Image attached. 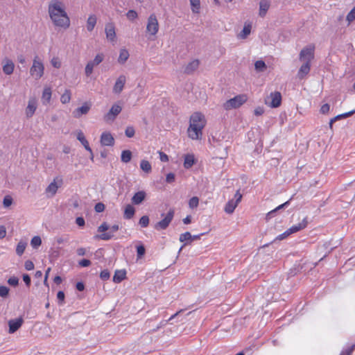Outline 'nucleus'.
<instances>
[{
  "label": "nucleus",
  "instance_id": "1",
  "mask_svg": "<svg viewBox=\"0 0 355 355\" xmlns=\"http://www.w3.org/2000/svg\"><path fill=\"white\" fill-rule=\"evenodd\" d=\"M49 17L55 26L67 29L70 26V19L64 3L60 0H53L49 4Z\"/></svg>",
  "mask_w": 355,
  "mask_h": 355
},
{
  "label": "nucleus",
  "instance_id": "2",
  "mask_svg": "<svg viewBox=\"0 0 355 355\" xmlns=\"http://www.w3.org/2000/svg\"><path fill=\"white\" fill-rule=\"evenodd\" d=\"M207 125V119L205 115L200 112L193 113L189 118V125L187 133L192 140H200L203 135V129Z\"/></svg>",
  "mask_w": 355,
  "mask_h": 355
},
{
  "label": "nucleus",
  "instance_id": "3",
  "mask_svg": "<svg viewBox=\"0 0 355 355\" xmlns=\"http://www.w3.org/2000/svg\"><path fill=\"white\" fill-rule=\"evenodd\" d=\"M248 99L247 94H239L234 98L227 101L223 104V107L226 110H230L232 109H236L240 107L242 105H243Z\"/></svg>",
  "mask_w": 355,
  "mask_h": 355
},
{
  "label": "nucleus",
  "instance_id": "4",
  "mask_svg": "<svg viewBox=\"0 0 355 355\" xmlns=\"http://www.w3.org/2000/svg\"><path fill=\"white\" fill-rule=\"evenodd\" d=\"M44 66L38 56L33 59V65L30 69V74L35 80L41 78L44 74Z\"/></svg>",
  "mask_w": 355,
  "mask_h": 355
},
{
  "label": "nucleus",
  "instance_id": "5",
  "mask_svg": "<svg viewBox=\"0 0 355 355\" xmlns=\"http://www.w3.org/2000/svg\"><path fill=\"white\" fill-rule=\"evenodd\" d=\"M159 22L155 14H151L147 20L146 33L150 36H155L159 31Z\"/></svg>",
  "mask_w": 355,
  "mask_h": 355
},
{
  "label": "nucleus",
  "instance_id": "6",
  "mask_svg": "<svg viewBox=\"0 0 355 355\" xmlns=\"http://www.w3.org/2000/svg\"><path fill=\"white\" fill-rule=\"evenodd\" d=\"M63 180L60 176L55 177L53 182H51L49 186L46 188L45 193L47 197L51 198L54 196L58 189L62 185Z\"/></svg>",
  "mask_w": 355,
  "mask_h": 355
},
{
  "label": "nucleus",
  "instance_id": "7",
  "mask_svg": "<svg viewBox=\"0 0 355 355\" xmlns=\"http://www.w3.org/2000/svg\"><path fill=\"white\" fill-rule=\"evenodd\" d=\"M174 214H175L174 209H171L168 211V213L166 214L165 217L155 225V228L157 230H166L168 227L171 222L172 221V220L174 217Z\"/></svg>",
  "mask_w": 355,
  "mask_h": 355
},
{
  "label": "nucleus",
  "instance_id": "8",
  "mask_svg": "<svg viewBox=\"0 0 355 355\" xmlns=\"http://www.w3.org/2000/svg\"><path fill=\"white\" fill-rule=\"evenodd\" d=\"M268 99L270 101H265V103L272 108L279 107L282 104V96L279 92H274L270 94Z\"/></svg>",
  "mask_w": 355,
  "mask_h": 355
},
{
  "label": "nucleus",
  "instance_id": "9",
  "mask_svg": "<svg viewBox=\"0 0 355 355\" xmlns=\"http://www.w3.org/2000/svg\"><path fill=\"white\" fill-rule=\"evenodd\" d=\"M315 45L310 44L302 49L300 53V59L311 62L314 58Z\"/></svg>",
  "mask_w": 355,
  "mask_h": 355
},
{
  "label": "nucleus",
  "instance_id": "10",
  "mask_svg": "<svg viewBox=\"0 0 355 355\" xmlns=\"http://www.w3.org/2000/svg\"><path fill=\"white\" fill-rule=\"evenodd\" d=\"M104 59L103 53H98L94 60L89 62L85 67V74L87 76H89L92 72L94 67L98 65L103 62Z\"/></svg>",
  "mask_w": 355,
  "mask_h": 355
},
{
  "label": "nucleus",
  "instance_id": "11",
  "mask_svg": "<svg viewBox=\"0 0 355 355\" xmlns=\"http://www.w3.org/2000/svg\"><path fill=\"white\" fill-rule=\"evenodd\" d=\"M122 107L118 104H114L110 111L104 116L105 121H114L116 116L121 112Z\"/></svg>",
  "mask_w": 355,
  "mask_h": 355
},
{
  "label": "nucleus",
  "instance_id": "12",
  "mask_svg": "<svg viewBox=\"0 0 355 355\" xmlns=\"http://www.w3.org/2000/svg\"><path fill=\"white\" fill-rule=\"evenodd\" d=\"M101 144L102 146H112L114 144V139L109 132H104L101 135Z\"/></svg>",
  "mask_w": 355,
  "mask_h": 355
},
{
  "label": "nucleus",
  "instance_id": "13",
  "mask_svg": "<svg viewBox=\"0 0 355 355\" xmlns=\"http://www.w3.org/2000/svg\"><path fill=\"white\" fill-rule=\"evenodd\" d=\"M125 82L126 77L124 75L119 76L113 87V92L115 94H120L123 89Z\"/></svg>",
  "mask_w": 355,
  "mask_h": 355
},
{
  "label": "nucleus",
  "instance_id": "14",
  "mask_svg": "<svg viewBox=\"0 0 355 355\" xmlns=\"http://www.w3.org/2000/svg\"><path fill=\"white\" fill-rule=\"evenodd\" d=\"M24 320L22 318H19L15 320H10L8 322L9 333L13 334L17 331L22 325Z\"/></svg>",
  "mask_w": 355,
  "mask_h": 355
},
{
  "label": "nucleus",
  "instance_id": "15",
  "mask_svg": "<svg viewBox=\"0 0 355 355\" xmlns=\"http://www.w3.org/2000/svg\"><path fill=\"white\" fill-rule=\"evenodd\" d=\"M37 109V101L35 98H31L26 108V115L28 118L31 117Z\"/></svg>",
  "mask_w": 355,
  "mask_h": 355
},
{
  "label": "nucleus",
  "instance_id": "16",
  "mask_svg": "<svg viewBox=\"0 0 355 355\" xmlns=\"http://www.w3.org/2000/svg\"><path fill=\"white\" fill-rule=\"evenodd\" d=\"M106 37L111 42H114L116 38L115 26L112 23H107L105 28Z\"/></svg>",
  "mask_w": 355,
  "mask_h": 355
},
{
  "label": "nucleus",
  "instance_id": "17",
  "mask_svg": "<svg viewBox=\"0 0 355 355\" xmlns=\"http://www.w3.org/2000/svg\"><path fill=\"white\" fill-rule=\"evenodd\" d=\"M91 108V104L89 103H84L83 105L75 110L73 112V115L75 118H79L83 114H86Z\"/></svg>",
  "mask_w": 355,
  "mask_h": 355
},
{
  "label": "nucleus",
  "instance_id": "18",
  "mask_svg": "<svg viewBox=\"0 0 355 355\" xmlns=\"http://www.w3.org/2000/svg\"><path fill=\"white\" fill-rule=\"evenodd\" d=\"M77 139L80 141V143L83 145L85 148L90 153L91 155V159L93 160L94 155L93 152L91 148L89 147V142L86 139L83 132L82 131H79L77 133Z\"/></svg>",
  "mask_w": 355,
  "mask_h": 355
},
{
  "label": "nucleus",
  "instance_id": "19",
  "mask_svg": "<svg viewBox=\"0 0 355 355\" xmlns=\"http://www.w3.org/2000/svg\"><path fill=\"white\" fill-rule=\"evenodd\" d=\"M15 68L14 62L8 58L3 61V71L6 75H10L13 73Z\"/></svg>",
  "mask_w": 355,
  "mask_h": 355
},
{
  "label": "nucleus",
  "instance_id": "20",
  "mask_svg": "<svg viewBox=\"0 0 355 355\" xmlns=\"http://www.w3.org/2000/svg\"><path fill=\"white\" fill-rule=\"evenodd\" d=\"M199 65V60H193L187 64L184 67V72L187 74H191L198 68Z\"/></svg>",
  "mask_w": 355,
  "mask_h": 355
},
{
  "label": "nucleus",
  "instance_id": "21",
  "mask_svg": "<svg viewBox=\"0 0 355 355\" xmlns=\"http://www.w3.org/2000/svg\"><path fill=\"white\" fill-rule=\"evenodd\" d=\"M311 69V62H306L303 64L297 73V76L300 79L304 78L310 71Z\"/></svg>",
  "mask_w": 355,
  "mask_h": 355
},
{
  "label": "nucleus",
  "instance_id": "22",
  "mask_svg": "<svg viewBox=\"0 0 355 355\" xmlns=\"http://www.w3.org/2000/svg\"><path fill=\"white\" fill-rule=\"evenodd\" d=\"M119 225H114L110 228V232L103 233L98 236L99 239L107 241L111 239L113 237V234L119 230Z\"/></svg>",
  "mask_w": 355,
  "mask_h": 355
},
{
  "label": "nucleus",
  "instance_id": "23",
  "mask_svg": "<svg viewBox=\"0 0 355 355\" xmlns=\"http://www.w3.org/2000/svg\"><path fill=\"white\" fill-rule=\"evenodd\" d=\"M52 95V90L50 87H45L42 95V103L46 105L50 103Z\"/></svg>",
  "mask_w": 355,
  "mask_h": 355
},
{
  "label": "nucleus",
  "instance_id": "24",
  "mask_svg": "<svg viewBox=\"0 0 355 355\" xmlns=\"http://www.w3.org/2000/svg\"><path fill=\"white\" fill-rule=\"evenodd\" d=\"M308 222L306 220V218H304L302 222L297 225H294L291 226L288 230L291 232V234H293L295 232H297L303 229H304L307 226Z\"/></svg>",
  "mask_w": 355,
  "mask_h": 355
},
{
  "label": "nucleus",
  "instance_id": "25",
  "mask_svg": "<svg viewBox=\"0 0 355 355\" xmlns=\"http://www.w3.org/2000/svg\"><path fill=\"white\" fill-rule=\"evenodd\" d=\"M126 278V271L125 270H116L113 277L114 283H120Z\"/></svg>",
  "mask_w": 355,
  "mask_h": 355
},
{
  "label": "nucleus",
  "instance_id": "26",
  "mask_svg": "<svg viewBox=\"0 0 355 355\" xmlns=\"http://www.w3.org/2000/svg\"><path fill=\"white\" fill-rule=\"evenodd\" d=\"M270 8V2L268 0H261L259 3V15L261 17H265Z\"/></svg>",
  "mask_w": 355,
  "mask_h": 355
},
{
  "label": "nucleus",
  "instance_id": "27",
  "mask_svg": "<svg viewBox=\"0 0 355 355\" xmlns=\"http://www.w3.org/2000/svg\"><path fill=\"white\" fill-rule=\"evenodd\" d=\"M146 198V193L143 191L135 193L132 198V202L135 205L140 204Z\"/></svg>",
  "mask_w": 355,
  "mask_h": 355
},
{
  "label": "nucleus",
  "instance_id": "28",
  "mask_svg": "<svg viewBox=\"0 0 355 355\" xmlns=\"http://www.w3.org/2000/svg\"><path fill=\"white\" fill-rule=\"evenodd\" d=\"M238 205L239 204L236 202L234 200H230L226 203L224 208V211L228 214H232Z\"/></svg>",
  "mask_w": 355,
  "mask_h": 355
},
{
  "label": "nucleus",
  "instance_id": "29",
  "mask_svg": "<svg viewBox=\"0 0 355 355\" xmlns=\"http://www.w3.org/2000/svg\"><path fill=\"white\" fill-rule=\"evenodd\" d=\"M97 22V18L95 15H90L87 20V29L88 31L92 32Z\"/></svg>",
  "mask_w": 355,
  "mask_h": 355
},
{
  "label": "nucleus",
  "instance_id": "30",
  "mask_svg": "<svg viewBox=\"0 0 355 355\" xmlns=\"http://www.w3.org/2000/svg\"><path fill=\"white\" fill-rule=\"evenodd\" d=\"M252 24L250 22H245L243 31L239 34V37L245 39L251 33Z\"/></svg>",
  "mask_w": 355,
  "mask_h": 355
},
{
  "label": "nucleus",
  "instance_id": "31",
  "mask_svg": "<svg viewBox=\"0 0 355 355\" xmlns=\"http://www.w3.org/2000/svg\"><path fill=\"white\" fill-rule=\"evenodd\" d=\"M195 164L194 155L191 154L186 155L184 161V167L185 168H191Z\"/></svg>",
  "mask_w": 355,
  "mask_h": 355
},
{
  "label": "nucleus",
  "instance_id": "32",
  "mask_svg": "<svg viewBox=\"0 0 355 355\" xmlns=\"http://www.w3.org/2000/svg\"><path fill=\"white\" fill-rule=\"evenodd\" d=\"M135 209L131 205H128L125 207L124 210V218L126 219H130L134 216Z\"/></svg>",
  "mask_w": 355,
  "mask_h": 355
},
{
  "label": "nucleus",
  "instance_id": "33",
  "mask_svg": "<svg viewBox=\"0 0 355 355\" xmlns=\"http://www.w3.org/2000/svg\"><path fill=\"white\" fill-rule=\"evenodd\" d=\"M128 58H129L128 51L126 49H123L120 51L118 61L119 63L123 64L127 61Z\"/></svg>",
  "mask_w": 355,
  "mask_h": 355
},
{
  "label": "nucleus",
  "instance_id": "34",
  "mask_svg": "<svg viewBox=\"0 0 355 355\" xmlns=\"http://www.w3.org/2000/svg\"><path fill=\"white\" fill-rule=\"evenodd\" d=\"M71 97V93L69 89H66L60 97V101L63 104H66L70 102Z\"/></svg>",
  "mask_w": 355,
  "mask_h": 355
},
{
  "label": "nucleus",
  "instance_id": "35",
  "mask_svg": "<svg viewBox=\"0 0 355 355\" xmlns=\"http://www.w3.org/2000/svg\"><path fill=\"white\" fill-rule=\"evenodd\" d=\"M121 161L124 163L129 162L132 159V153L129 150H123L121 156Z\"/></svg>",
  "mask_w": 355,
  "mask_h": 355
},
{
  "label": "nucleus",
  "instance_id": "36",
  "mask_svg": "<svg viewBox=\"0 0 355 355\" xmlns=\"http://www.w3.org/2000/svg\"><path fill=\"white\" fill-rule=\"evenodd\" d=\"M140 168H141L142 171L147 173H149L152 171L151 164L148 161L145 159L141 161Z\"/></svg>",
  "mask_w": 355,
  "mask_h": 355
},
{
  "label": "nucleus",
  "instance_id": "37",
  "mask_svg": "<svg viewBox=\"0 0 355 355\" xmlns=\"http://www.w3.org/2000/svg\"><path fill=\"white\" fill-rule=\"evenodd\" d=\"M27 243L25 241H21L17 243V248H16V253L19 256H21L26 248Z\"/></svg>",
  "mask_w": 355,
  "mask_h": 355
},
{
  "label": "nucleus",
  "instance_id": "38",
  "mask_svg": "<svg viewBox=\"0 0 355 355\" xmlns=\"http://www.w3.org/2000/svg\"><path fill=\"white\" fill-rule=\"evenodd\" d=\"M191 6V10L194 13H199L200 9V0H189Z\"/></svg>",
  "mask_w": 355,
  "mask_h": 355
},
{
  "label": "nucleus",
  "instance_id": "39",
  "mask_svg": "<svg viewBox=\"0 0 355 355\" xmlns=\"http://www.w3.org/2000/svg\"><path fill=\"white\" fill-rule=\"evenodd\" d=\"M355 349V343L352 344L343 349L339 355H352Z\"/></svg>",
  "mask_w": 355,
  "mask_h": 355
},
{
  "label": "nucleus",
  "instance_id": "40",
  "mask_svg": "<svg viewBox=\"0 0 355 355\" xmlns=\"http://www.w3.org/2000/svg\"><path fill=\"white\" fill-rule=\"evenodd\" d=\"M354 113H355V110H352V111L348 112H345V113L341 114H338V115L334 116V118H332V121H336L342 119L347 118V117L351 116L352 115H353Z\"/></svg>",
  "mask_w": 355,
  "mask_h": 355
},
{
  "label": "nucleus",
  "instance_id": "41",
  "mask_svg": "<svg viewBox=\"0 0 355 355\" xmlns=\"http://www.w3.org/2000/svg\"><path fill=\"white\" fill-rule=\"evenodd\" d=\"M31 244L33 248H37L42 244L41 238L38 236H34L31 241Z\"/></svg>",
  "mask_w": 355,
  "mask_h": 355
},
{
  "label": "nucleus",
  "instance_id": "42",
  "mask_svg": "<svg viewBox=\"0 0 355 355\" xmlns=\"http://www.w3.org/2000/svg\"><path fill=\"white\" fill-rule=\"evenodd\" d=\"M191 239H192V236L189 232H186L183 234H181L180 236V239H179L180 242H184V241H191Z\"/></svg>",
  "mask_w": 355,
  "mask_h": 355
},
{
  "label": "nucleus",
  "instance_id": "43",
  "mask_svg": "<svg viewBox=\"0 0 355 355\" xmlns=\"http://www.w3.org/2000/svg\"><path fill=\"white\" fill-rule=\"evenodd\" d=\"M255 69L259 71H263L266 69L265 62L262 60H257L254 64Z\"/></svg>",
  "mask_w": 355,
  "mask_h": 355
},
{
  "label": "nucleus",
  "instance_id": "44",
  "mask_svg": "<svg viewBox=\"0 0 355 355\" xmlns=\"http://www.w3.org/2000/svg\"><path fill=\"white\" fill-rule=\"evenodd\" d=\"M199 204V199L198 197H192L189 201V207L191 209L196 208Z\"/></svg>",
  "mask_w": 355,
  "mask_h": 355
},
{
  "label": "nucleus",
  "instance_id": "45",
  "mask_svg": "<svg viewBox=\"0 0 355 355\" xmlns=\"http://www.w3.org/2000/svg\"><path fill=\"white\" fill-rule=\"evenodd\" d=\"M346 19L349 24L355 19V6L350 10L346 17Z\"/></svg>",
  "mask_w": 355,
  "mask_h": 355
},
{
  "label": "nucleus",
  "instance_id": "46",
  "mask_svg": "<svg viewBox=\"0 0 355 355\" xmlns=\"http://www.w3.org/2000/svg\"><path fill=\"white\" fill-rule=\"evenodd\" d=\"M139 225L143 227H146L149 224V218L147 216H143L139 222Z\"/></svg>",
  "mask_w": 355,
  "mask_h": 355
},
{
  "label": "nucleus",
  "instance_id": "47",
  "mask_svg": "<svg viewBox=\"0 0 355 355\" xmlns=\"http://www.w3.org/2000/svg\"><path fill=\"white\" fill-rule=\"evenodd\" d=\"M125 134L129 138L133 137L135 134L134 128L132 126H128L125 130Z\"/></svg>",
  "mask_w": 355,
  "mask_h": 355
},
{
  "label": "nucleus",
  "instance_id": "48",
  "mask_svg": "<svg viewBox=\"0 0 355 355\" xmlns=\"http://www.w3.org/2000/svg\"><path fill=\"white\" fill-rule=\"evenodd\" d=\"M126 16L128 17V19L130 20H134L136 18H137L138 17V15H137V12L134 10H130L128 11V12L126 13Z\"/></svg>",
  "mask_w": 355,
  "mask_h": 355
},
{
  "label": "nucleus",
  "instance_id": "49",
  "mask_svg": "<svg viewBox=\"0 0 355 355\" xmlns=\"http://www.w3.org/2000/svg\"><path fill=\"white\" fill-rule=\"evenodd\" d=\"M9 288L5 286H0V296L6 297L9 293Z\"/></svg>",
  "mask_w": 355,
  "mask_h": 355
},
{
  "label": "nucleus",
  "instance_id": "50",
  "mask_svg": "<svg viewBox=\"0 0 355 355\" xmlns=\"http://www.w3.org/2000/svg\"><path fill=\"white\" fill-rule=\"evenodd\" d=\"M110 277V274L107 270H103L100 273L101 279L104 281L109 279Z\"/></svg>",
  "mask_w": 355,
  "mask_h": 355
},
{
  "label": "nucleus",
  "instance_id": "51",
  "mask_svg": "<svg viewBox=\"0 0 355 355\" xmlns=\"http://www.w3.org/2000/svg\"><path fill=\"white\" fill-rule=\"evenodd\" d=\"M65 295L63 291H58L57 293V299L59 304H62L64 302Z\"/></svg>",
  "mask_w": 355,
  "mask_h": 355
},
{
  "label": "nucleus",
  "instance_id": "52",
  "mask_svg": "<svg viewBox=\"0 0 355 355\" xmlns=\"http://www.w3.org/2000/svg\"><path fill=\"white\" fill-rule=\"evenodd\" d=\"M146 252L145 248L144 245H139L137 247V252L138 258H141L144 255Z\"/></svg>",
  "mask_w": 355,
  "mask_h": 355
},
{
  "label": "nucleus",
  "instance_id": "53",
  "mask_svg": "<svg viewBox=\"0 0 355 355\" xmlns=\"http://www.w3.org/2000/svg\"><path fill=\"white\" fill-rule=\"evenodd\" d=\"M8 283L12 286H17L19 284V279L16 277H11L8 279Z\"/></svg>",
  "mask_w": 355,
  "mask_h": 355
},
{
  "label": "nucleus",
  "instance_id": "54",
  "mask_svg": "<svg viewBox=\"0 0 355 355\" xmlns=\"http://www.w3.org/2000/svg\"><path fill=\"white\" fill-rule=\"evenodd\" d=\"M12 202V199L10 196H6L4 197L3 202L4 207H9L10 205H11Z\"/></svg>",
  "mask_w": 355,
  "mask_h": 355
},
{
  "label": "nucleus",
  "instance_id": "55",
  "mask_svg": "<svg viewBox=\"0 0 355 355\" xmlns=\"http://www.w3.org/2000/svg\"><path fill=\"white\" fill-rule=\"evenodd\" d=\"M94 209L98 213L102 212L105 209V205L102 202H98L97 204H96Z\"/></svg>",
  "mask_w": 355,
  "mask_h": 355
},
{
  "label": "nucleus",
  "instance_id": "56",
  "mask_svg": "<svg viewBox=\"0 0 355 355\" xmlns=\"http://www.w3.org/2000/svg\"><path fill=\"white\" fill-rule=\"evenodd\" d=\"M51 62L52 65L57 69L61 67V62L58 58H53Z\"/></svg>",
  "mask_w": 355,
  "mask_h": 355
},
{
  "label": "nucleus",
  "instance_id": "57",
  "mask_svg": "<svg viewBox=\"0 0 355 355\" xmlns=\"http://www.w3.org/2000/svg\"><path fill=\"white\" fill-rule=\"evenodd\" d=\"M24 267L27 270H32L34 269V264L32 261L27 260L25 261Z\"/></svg>",
  "mask_w": 355,
  "mask_h": 355
},
{
  "label": "nucleus",
  "instance_id": "58",
  "mask_svg": "<svg viewBox=\"0 0 355 355\" xmlns=\"http://www.w3.org/2000/svg\"><path fill=\"white\" fill-rule=\"evenodd\" d=\"M330 110V105L328 103L322 105L320 107V112L322 114H327Z\"/></svg>",
  "mask_w": 355,
  "mask_h": 355
},
{
  "label": "nucleus",
  "instance_id": "59",
  "mask_svg": "<svg viewBox=\"0 0 355 355\" xmlns=\"http://www.w3.org/2000/svg\"><path fill=\"white\" fill-rule=\"evenodd\" d=\"M291 234V232H289V230L288 229L284 233L278 235L277 237L276 238V239L281 241V240H283V239H286V237H288Z\"/></svg>",
  "mask_w": 355,
  "mask_h": 355
},
{
  "label": "nucleus",
  "instance_id": "60",
  "mask_svg": "<svg viewBox=\"0 0 355 355\" xmlns=\"http://www.w3.org/2000/svg\"><path fill=\"white\" fill-rule=\"evenodd\" d=\"M79 266L81 267H88L91 265V261L89 259H82L78 263Z\"/></svg>",
  "mask_w": 355,
  "mask_h": 355
},
{
  "label": "nucleus",
  "instance_id": "61",
  "mask_svg": "<svg viewBox=\"0 0 355 355\" xmlns=\"http://www.w3.org/2000/svg\"><path fill=\"white\" fill-rule=\"evenodd\" d=\"M166 181L168 183H172L175 181V174L173 173H169L166 175Z\"/></svg>",
  "mask_w": 355,
  "mask_h": 355
},
{
  "label": "nucleus",
  "instance_id": "62",
  "mask_svg": "<svg viewBox=\"0 0 355 355\" xmlns=\"http://www.w3.org/2000/svg\"><path fill=\"white\" fill-rule=\"evenodd\" d=\"M109 230V227L106 223H102L98 228V232H104Z\"/></svg>",
  "mask_w": 355,
  "mask_h": 355
},
{
  "label": "nucleus",
  "instance_id": "63",
  "mask_svg": "<svg viewBox=\"0 0 355 355\" xmlns=\"http://www.w3.org/2000/svg\"><path fill=\"white\" fill-rule=\"evenodd\" d=\"M159 159L162 162H166L168 161V157L166 153H164L162 151H159Z\"/></svg>",
  "mask_w": 355,
  "mask_h": 355
},
{
  "label": "nucleus",
  "instance_id": "64",
  "mask_svg": "<svg viewBox=\"0 0 355 355\" xmlns=\"http://www.w3.org/2000/svg\"><path fill=\"white\" fill-rule=\"evenodd\" d=\"M242 194L241 193L240 191L238 190L235 194H234V198H235V202H237L238 204H239V202L241 201V199H242Z\"/></svg>",
  "mask_w": 355,
  "mask_h": 355
}]
</instances>
